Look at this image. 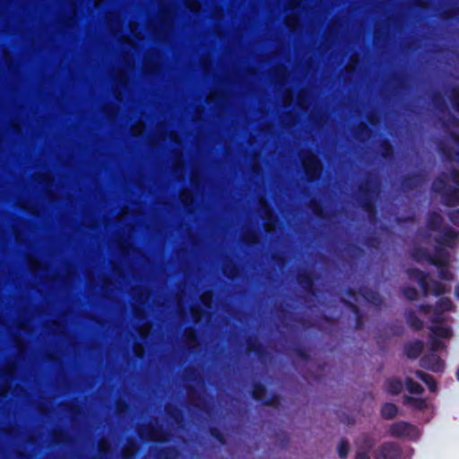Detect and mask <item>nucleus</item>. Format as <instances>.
Masks as SVG:
<instances>
[{
	"instance_id": "26",
	"label": "nucleus",
	"mask_w": 459,
	"mask_h": 459,
	"mask_svg": "<svg viewBox=\"0 0 459 459\" xmlns=\"http://www.w3.org/2000/svg\"><path fill=\"white\" fill-rule=\"evenodd\" d=\"M398 413L397 406L393 403H385L380 409V415L385 420H393Z\"/></svg>"
},
{
	"instance_id": "47",
	"label": "nucleus",
	"mask_w": 459,
	"mask_h": 459,
	"mask_svg": "<svg viewBox=\"0 0 459 459\" xmlns=\"http://www.w3.org/2000/svg\"><path fill=\"white\" fill-rule=\"evenodd\" d=\"M185 342L189 350H191L194 347V343L197 342V337L194 330L188 329L186 331Z\"/></svg>"
},
{
	"instance_id": "2",
	"label": "nucleus",
	"mask_w": 459,
	"mask_h": 459,
	"mask_svg": "<svg viewBox=\"0 0 459 459\" xmlns=\"http://www.w3.org/2000/svg\"><path fill=\"white\" fill-rule=\"evenodd\" d=\"M378 193L377 185L375 181L368 177L359 186V193L357 202L360 208L370 217L376 214V197Z\"/></svg>"
},
{
	"instance_id": "36",
	"label": "nucleus",
	"mask_w": 459,
	"mask_h": 459,
	"mask_svg": "<svg viewBox=\"0 0 459 459\" xmlns=\"http://www.w3.org/2000/svg\"><path fill=\"white\" fill-rule=\"evenodd\" d=\"M292 351H293L294 355L297 358H299V359H301L303 361L310 360V355L308 353V351L305 347H303L299 344H296L293 346Z\"/></svg>"
},
{
	"instance_id": "25",
	"label": "nucleus",
	"mask_w": 459,
	"mask_h": 459,
	"mask_svg": "<svg viewBox=\"0 0 459 459\" xmlns=\"http://www.w3.org/2000/svg\"><path fill=\"white\" fill-rule=\"evenodd\" d=\"M414 374L419 379L426 384L430 392H436L437 388V382L431 375L422 370H416Z\"/></svg>"
},
{
	"instance_id": "32",
	"label": "nucleus",
	"mask_w": 459,
	"mask_h": 459,
	"mask_svg": "<svg viewBox=\"0 0 459 459\" xmlns=\"http://www.w3.org/2000/svg\"><path fill=\"white\" fill-rule=\"evenodd\" d=\"M431 100H432L434 108L437 111L443 113L447 109V106L445 101V99L440 92L437 91V92L433 93Z\"/></svg>"
},
{
	"instance_id": "28",
	"label": "nucleus",
	"mask_w": 459,
	"mask_h": 459,
	"mask_svg": "<svg viewBox=\"0 0 459 459\" xmlns=\"http://www.w3.org/2000/svg\"><path fill=\"white\" fill-rule=\"evenodd\" d=\"M411 257L417 263L426 261L429 264L430 252L425 247H415L411 251Z\"/></svg>"
},
{
	"instance_id": "58",
	"label": "nucleus",
	"mask_w": 459,
	"mask_h": 459,
	"mask_svg": "<svg viewBox=\"0 0 459 459\" xmlns=\"http://www.w3.org/2000/svg\"><path fill=\"white\" fill-rule=\"evenodd\" d=\"M354 459H370L368 452H358Z\"/></svg>"
},
{
	"instance_id": "20",
	"label": "nucleus",
	"mask_w": 459,
	"mask_h": 459,
	"mask_svg": "<svg viewBox=\"0 0 459 459\" xmlns=\"http://www.w3.org/2000/svg\"><path fill=\"white\" fill-rule=\"evenodd\" d=\"M251 396L255 401L260 402L263 404L264 400H265V398L267 396L266 385L260 381L253 382L252 389H251Z\"/></svg>"
},
{
	"instance_id": "52",
	"label": "nucleus",
	"mask_w": 459,
	"mask_h": 459,
	"mask_svg": "<svg viewBox=\"0 0 459 459\" xmlns=\"http://www.w3.org/2000/svg\"><path fill=\"white\" fill-rule=\"evenodd\" d=\"M65 433L63 430H56L52 434V440L56 445H61L65 442Z\"/></svg>"
},
{
	"instance_id": "51",
	"label": "nucleus",
	"mask_w": 459,
	"mask_h": 459,
	"mask_svg": "<svg viewBox=\"0 0 459 459\" xmlns=\"http://www.w3.org/2000/svg\"><path fill=\"white\" fill-rule=\"evenodd\" d=\"M444 313H437L433 310V315L429 317V321L431 322V325H442L445 321Z\"/></svg>"
},
{
	"instance_id": "63",
	"label": "nucleus",
	"mask_w": 459,
	"mask_h": 459,
	"mask_svg": "<svg viewBox=\"0 0 459 459\" xmlns=\"http://www.w3.org/2000/svg\"><path fill=\"white\" fill-rule=\"evenodd\" d=\"M133 455L134 454L132 452L126 450L123 453V459H131L133 457Z\"/></svg>"
},
{
	"instance_id": "5",
	"label": "nucleus",
	"mask_w": 459,
	"mask_h": 459,
	"mask_svg": "<svg viewBox=\"0 0 459 459\" xmlns=\"http://www.w3.org/2000/svg\"><path fill=\"white\" fill-rule=\"evenodd\" d=\"M302 165L308 182L312 183L320 179L322 163L313 152H309L302 158Z\"/></svg>"
},
{
	"instance_id": "62",
	"label": "nucleus",
	"mask_w": 459,
	"mask_h": 459,
	"mask_svg": "<svg viewBox=\"0 0 459 459\" xmlns=\"http://www.w3.org/2000/svg\"><path fill=\"white\" fill-rule=\"evenodd\" d=\"M394 80L397 82V85L402 88L403 87V77L401 75L397 74V75L394 76Z\"/></svg>"
},
{
	"instance_id": "43",
	"label": "nucleus",
	"mask_w": 459,
	"mask_h": 459,
	"mask_svg": "<svg viewBox=\"0 0 459 459\" xmlns=\"http://www.w3.org/2000/svg\"><path fill=\"white\" fill-rule=\"evenodd\" d=\"M281 398L279 394H272L271 395L266 396L265 400H264L263 405L278 408L281 404Z\"/></svg>"
},
{
	"instance_id": "48",
	"label": "nucleus",
	"mask_w": 459,
	"mask_h": 459,
	"mask_svg": "<svg viewBox=\"0 0 459 459\" xmlns=\"http://www.w3.org/2000/svg\"><path fill=\"white\" fill-rule=\"evenodd\" d=\"M379 244V238L374 235L367 236L364 239V245L368 248H377Z\"/></svg>"
},
{
	"instance_id": "50",
	"label": "nucleus",
	"mask_w": 459,
	"mask_h": 459,
	"mask_svg": "<svg viewBox=\"0 0 459 459\" xmlns=\"http://www.w3.org/2000/svg\"><path fill=\"white\" fill-rule=\"evenodd\" d=\"M370 133H371V128L366 123L361 122L358 126L355 134H356V137L359 138L363 135H369Z\"/></svg>"
},
{
	"instance_id": "14",
	"label": "nucleus",
	"mask_w": 459,
	"mask_h": 459,
	"mask_svg": "<svg viewBox=\"0 0 459 459\" xmlns=\"http://www.w3.org/2000/svg\"><path fill=\"white\" fill-rule=\"evenodd\" d=\"M434 251L433 255L430 253L429 264L436 267L448 264L449 254L444 247L436 245Z\"/></svg>"
},
{
	"instance_id": "13",
	"label": "nucleus",
	"mask_w": 459,
	"mask_h": 459,
	"mask_svg": "<svg viewBox=\"0 0 459 459\" xmlns=\"http://www.w3.org/2000/svg\"><path fill=\"white\" fill-rule=\"evenodd\" d=\"M423 176L420 173L408 174L402 178L401 186L403 191H412L421 184Z\"/></svg>"
},
{
	"instance_id": "9",
	"label": "nucleus",
	"mask_w": 459,
	"mask_h": 459,
	"mask_svg": "<svg viewBox=\"0 0 459 459\" xmlns=\"http://www.w3.org/2000/svg\"><path fill=\"white\" fill-rule=\"evenodd\" d=\"M458 238V232L449 226L440 230V235L435 238L437 246L442 247H454Z\"/></svg>"
},
{
	"instance_id": "60",
	"label": "nucleus",
	"mask_w": 459,
	"mask_h": 459,
	"mask_svg": "<svg viewBox=\"0 0 459 459\" xmlns=\"http://www.w3.org/2000/svg\"><path fill=\"white\" fill-rule=\"evenodd\" d=\"M117 408L118 411H121L127 408V404L126 402H117Z\"/></svg>"
},
{
	"instance_id": "30",
	"label": "nucleus",
	"mask_w": 459,
	"mask_h": 459,
	"mask_svg": "<svg viewBox=\"0 0 459 459\" xmlns=\"http://www.w3.org/2000/svg\"><path fill=\"white\" fill-rule=\"evenodd\" d=\"M454 305L452 300L449 298H440L437 302L433 308L435 312L445 313L446 311H450L453 308Z\"/></svg>"
},
{
	"instance_id": "39",
	"label": "nucleus",
	"mask_w": 459,
	"mask_h": 459,
	"mask_svg": "<svg viewBox=\"0 0 459 459\" xmlns=\"http://www.w3.org/2000/svg\"><path fill=\"white\" fill-rule=\"evenodd\" d=\"M449 100L453 107V108L459 113V87L454 86L451 89V93L449 95Z\"/></svg>"
},
{
	"instance_id": "33",
	"label": "nucleus",
	"mask_w": 459,
	"mask_h": 459,
	"mask_svg": "<svg viewBox=\"0 0 459 459\" xmlns=\"http://www.w3.org/2000/svg\"><path fill=\"white\" fill-rule=\"evenodd\" d=\"M358 446L365 452H369L374 446V440L369 435L363 434L358 438Z\"/></svg>"
},
{
	"instance_id": "44",
	"label": "nucleus",
	"mask_w": 459,
	"mask_h": 459,
	"mask_svg": "<svg viewBox=\"0 0 459 459\" xmlns=\"http://www.w3.org/2000/svg\"><path fill=\"white\" fill-rule=\"evenodd\" d=\"M243 242L248 247H253L259 243L258 235L255 231H248L245 234Z\"/></svg>"
},
{
	"instance_id": "35",
	"label": "nucleus",
	"mask_w": 459,
	"mask_h": 459,
	"mask_svg": "<svg viewBox=\"0 0 459 459\" xmlns=\"http://www.w3.org/2000/svg\"><path fill=\"white\" fill-rule=\"evenodd\" d=\"M441 18L444 21H451L459 18V5L452 6L441 13Z\"/></svg>"
},
{
	"instance_id": "11",
	"label": "nucleus",
	"mask_w": 459,
	"mask_h": 459,
	"mask_svg": "<svg viewBox=\"0 0 459 459\" xmlns=\"http://www.w3.org/2000/svg\"><path fill=\"white\" fill-rule=\"evenodd\" d=\"M359 295L370 305L375 307L377 309H380L384 305L383 297L376 290L362 286L359 289Z\"/></svg>"
},
{
	"instance_id": "19",
	"label": "nucleus",
	"mask_w": 459,
	"mask_h": 459,
	"mask_svg": "<svg viewBox=\"0 0 459 459\" xmlns=\"http://www.w3.org/2000/svg\"><path fill=\"white\" fill-rule=\"evenodd\" d=\"M403 403L405 406L420 411L426 410L428 407L427 401L424 398L413 397L407 394L403 396Z\"/></svg>"
},
{
	"instance_id": "45",
	"label": "nucleus",
	"mask_w": 459,
	"mask_h": 459,
	"mask_svg": "<svg viewBox=\"0 0 459 459\" xmlns=\"http://www.w3.org/2000/svg\"><path fill=\"white\" fill-rule=\"evenodd\" d=\"M290 437L289 435L284 431H280L276 433V441L279 445V446L282 449L287 448V446L290 444Z\"/></svg>"
},
{
	"instance_id": "12",
	"label": "nucleus",
	"mask_w": 459,
	"mask_h": 459,
	"mask_svg": "<svg viewBox=\"0 0 459 459\" xmlns=\"http://www.w3.org/2000/svg\"><path fill=\"white\" fill-rule=\"evenodd\" d=\"M342 304L354 315V329L363 328L365 324V315L361 309L353 302L342 299Z\"/></svg>"
},
{
	"instance_id": "49",
	"label": "nucleus",
	"mask_w": 459,
	"mask_h": 459,
	"mask_svg": "<svg viewBox=\"0 0 459 459\" xmlns=\"http://www.w3.org/2000/svg\"><path fill=\"white\" fill-rule=\"evenodd\" d=\"M239 270L236 264L231 266L225 265L223 268V273L230 279H234L238 275Z\"/></svg>"
},
{
	"instance_id": "37",
	"label": "nucleus",
	"mask_w": 459,
	"mask_h": 459,
	"mask_svg": "<svg viewBox=\"0 0 459 459\" xmlns=\"http://www.w3.org/2000/svg\"><path fill=\"white\" fill-rule=\"evenodd\" d=\"M446 348L445 342L436 336H429V351L432 353H436L438 351Z\"/></svg>"
},
{
	"instance_id": "16",
	"label": "nucleus",
	"mask_w": 459,
	"mask_h": 459,
	"mask_svg": "<svg viewBox=\"0 0 459 459\" xmlns=\"http://www.w3.org/2000/svg\"><path fill=\"white\" fill-rule=\"evenodd\" d=\"M423 346V342L420 340L409 342L404 345V354L409 359H417L421 354Z\"/></svg>"
},
{
	"instance_id": "10",
	"label": "nucleus",
	"mask_w": 459,
	"mask_h": 459,
	"mask_svg": "<svg viewBox=\"0 0 459 459\" xmlns=\"http://www.w3.org/2000/svg\"><path fill=\"white\" fill-rule=\"evenodd\" d=\"M315 273L310 270H303L297 274V282L301 289L311 295H315Z\"/></svg>"
},
{
	"instance_id": "53",
	"label": "nucleus",
	"mask_w": 459,
	"mask_h": 459,
	"mask_svg": "<svg viewBox=\"0 0 459 459\" xmlns=\"http://www.w3.org/2000/svg\"><path fill=\"white\" fill-rule=\"evenodd\" d=\"M448 220L455 225L459 227V209H454L447 212Z\"/></svg>"
},
{
	"instance_id": "22",
	"label": "nucleus",
	"mask_w": 459,
	"mask_h": 459,
	"mask_svg": "<svg viewBox=\"0 0 459 459\" xmlns=\"http://www.w3.org/2000/svg\"><path fill=\"white\" fill-rule=\"evenodd\" d=\"M150 438L154 442L164 443L169 439V434L163 428L152 427L148 429Z\"/></svg>"
},
{
	"instance_id": "6",
	"label": "nucleus",
	"mask_w": 459,
	"mask_h": 459,
	"mask_svg": "<svg viewBox=\"0 0 459 459\" xmlns=\"http://www.w3.org/2000/svg\"><path fill=\"white\" fill-rule=\"evenodd\" d=\"M448 137L456 147V150L449 147L444 143L438 144L440 154L448 161H455L459 164V133L455 131L448 132Z\"/></svg>"
},
{
	"instance_id": "7",
	"label": "nucleus",
	"mask_w": 459,
	"mask_h": 459,
	"mask_svg": "<svg viewBox=\"0 0 459 459\" xmlns=\"http://www.w3.org/2000/svg\"><path fill=\"white\" fill-rule=\"evenodd\" d=\"M401 446L394 442H384L374 453L375 459H400Z\"/></svg>"
},
{
	"instance_id": "23",
	"label": "nucleus",
	"mask_w": 459,
	"mask_h": 459,
	"mask_svg": "<svg viewBox=\"0 0 459 459\" xmlns=\"http://www.w3.org/2000/svg\"><path fill=\"white\" fill-rule=\"evenodd\" d=\"M380 155L385 160H392L394 158V147L387 138L383 139L379 144Z\"/></svg>"
},
{
	"instance_id": "57",
	"label": "nucleus",
	"mask_w": 459,
	"mask_h": 459,
	"mask_svg": "<svg viewBox=\"0 0 459 459\" xmlns=\"http://www.w3.org/2000/svg\"><path fill=\"white\" fill-rule=\"evenodd\" d=\"M390 329L393 331V333L396 335H400L402 334L403 333V326L401 325H396L394 324H393L391 326H390Z\"/></svg>"
},
{
	"instance_id": "42",
	"label": "nucleus",
	"mask_w": 459,
	"mask_h": 459,
	"mask_svg": "<svg viewBox=\"0 0 459 459\" xmlns=\"http://www.w3.org/2000/svg\"><path fill=\"white\" fill-rule=\"evenodd\" d=\"M438 271V277L443 281H452L454 279L453 273L448 268V264L437 266Z\"/></svg>"
},
{
	"instance_id": "41",
	"label": "nucleus",
	"mask_w": 459,
	"mask_h": 459,
	"mask_svg": "<svg viewBox=\"0 0 459 459\" xmlns=\"http://www.w3.org/2000/svg\"><path fill=\"white\" fill-rule=\"evenodd\" d=\"M349 442L346 439L342 438L337 446V453L339 457L341 459H346L349 454Z\"/></svg>"
},
{
	"instance_id": "17",
	"label": "nucleus",
	"mask_w": 459,
	"mask_h": 459,
	"mask_svg": "<svg viewBox=\"0 0 459 459\" xmlns=\"http://www.w3.org/2000/svg\"><path fill=\"white\" fill-rule=\"evenodd\" d=\"M404 317L407 325L413 331H420L423 326V321L417 316L416 312L412 308H407L404 312Z\"/></svg>"
},
{
	"instance_id": "59",
	"label": "nucleus",
	"mask_w": 459,
	"mask_h": 459,
	"mask_svg": "<svg viewBox=\"0 0 459 459\" xmlns=\"http://www.w3.org/2000/svg\"><path fill=\"white\" fill-rule=\"evenodd\" d=\"M368 122L371 124V125H376L377 123V117L375 114L373 113H370L368 116Z\"/></svg>"
},
{
	"instance_id": "34",
	"label": "nucleus",
	"mask_w": 459,
	"mask_h": 459,
	"mask_svg": "<svg viewBox=\"0 0 459 459\" xmlns=\"http://www.w3.org/2000/svg\"><path fill=\"white\" fill-rule=\"evenodd\" d=\"M208 432L210 436L221 445H226L227 439L223 432L217 427L212 426L209 428Z\"/></svg>"
},
{
	"instance_id": "4",
	"label": "nucleus",
	"mask_w": 459,
	"mask_h": 459,
	"mask_svg": "<svg viewBox=\"0 0 459 459\" xmlns=\"http://www.w3.org/2000/svg\"><path fill=\"white\" fill-rule=\"evenodd\" d=\"M389 435L397 438L416 439L419 437V429L416 426L404 420H397L389 426Z\"/></svg>"
},
{
	"instance_id": "54",
	"label": "nucleus",
	"mask_w": 459,
	"mask_h": 459,
	"mask_svg": "<svg viewBox=\"0 0 459 459\" xmlns=\"http://www.w3.org/2000/svg\"><path fill=\"white\" fill-rule=\"evenodd\" d=\"M441 125L444 128H447L450 126L455 127H459V119L454 116H452L449 119H443L441 121Z\"/></svg>"
},
{
	"instance_id": "31",
	"label": "nucleus",
	"mask_w": 459,
	"mask_h": 459,
	"mask_svg": "<svg viewBox=\"0 0 459 459\" xmlns=\"http://www.w3.org/2000/svg\"><path fill=\"white\" fill-rule=\"evenodd\" d=\"M404 384H405V387H406L407 391L410 394H420L424 391L423 387L418 382H416L410 377H407L405 378Z\"/></svg>"
},
{
	"instance_id": "3",
	"label": "nucleus",
	"mask_w": 459,
	"mask_h": 459,
	"mask_svg": "<svg viewBox=\"0 0 459 459\" xmlns=\"http://www.w3.org/2000/svg\"><path fill=\"white\" fill-rule=\"evenodd\" d=\"M406 273L410 279L418 282L425 297L430 292L435 296H441L446 292L445 285L437 280L430 279L429 273L419 268H409Z\"/></svg>"
},
{
	"instance_id": "46",
	"label": "nucleus",
	"mask_w": 459,
	"mask_h": 459,
	"mask_svg": "<svg viewBox=\"0 0 459 459\" xmlns=\"http://www.w3.org/2000/svg\"><path fill=\"white\" fill-rule=\"evenodd\" d=\"M181 203L188 212H192L191 207L195 204V198L191 194H183L181 196Z\"/></svg>"
},
{
	"instance_id": "56",
	"label": "nucleus",
	"mask_w": 459,
	"mask_h": 459,
	"mask_svg": "<svg viewBox=\"0 0 459 459\" xmlns=\"http://www.w3.org/2000/svg\"><path fill=\"white\" fill-rule=\"evenodd\" d=\"M349 252L354 253L357 255H361L363 253V249L355 244H351L349 247Z\"/></svg>"
},
{
	"instance_id": "27",
	"label": "nucleus",
	"mask_w": 459,
	"mask_h": 459,
	"mask_svg": "<svg viewBox=\"0 0 459 459\" xmlns=\"http://www.w3.org/2000/svg\"><path fill=\"white\" fill-rule=\"evenodd\" d=\"M178 450L175 446H164L157 449L155 459H175Z\"/></svg>"
},
{
	"instance_id": "29",
	"label": "nucleus",
	"mask_w": 459,
	"mask_h": 459,
	"mask_svg": "<svg viewBox=\"0 0 459 459\" xmlns=\"http://www.w3.org/2000/svg\"><path fill=\"white\" fill-rule=\"evenodd\" d=\"M166 414L170 420H172L178 425L184 421L183 412L177 406L166 407Z\"/></svg>"
},
{
	"instance_id": "38",
	"label": "nucleus",
	"mask_w": 459,
	"mask_h": 459,
	"mask_svg": "<svg viewBox=\"0 0 459 459\" xmlns=\"http://www.w3.org/2000/svg\"><path fill=\"white\" fill-rule=\"evenodd\" d=\"M401 291L403 297L409 301L416 300L419 298V292L414 287L405 286L402 288Z\"/></svg>"
},
{
	"instance_id": "15",
	"label": "nucleus",
	"mask_w": 459,
	"mask_h": 459,
	"mask_svg": "<svg viewBox=\"0 0 459 459\" xmlns=\"http://www.w3.org/2000/svg\"><path fill=\"white\" fill-rule=\"evenodd\" d=\"M444 222L443 216L436 211H430L427 214L426 227L430 231H438L442 230Z\"/></svg>"
},
{
	"instance_id": "18",
	"label": "nucleus",
	"mask_w": 459,
	"mask_h": 459,
	"mask_svg": "<svg viewBox=\"0 0 459 459\" xmlns=\"http://www.w3.org/2000/svg\"><path fill=\"white\" fill-rule=\"evenodd\" d=\"M247 352L254 353L258 357L264 354L265 349L263 343L257 339V337L252 335L249 336L246 341Z\"/></svg>"
},
{
	"instance_id": "40",
	"label": "nucleus",
	"mask_w": 459,
	"mask_h": 459,
	"mask_svg": "<svg viewBox=\"0 0 459 459\" xmlns=\"http://www.w3.org/2000/svg\"><path fill=\"white\" fill-rule=\"evenodd\" d=\"M309 207H310L311 211L313 212V213L317 218H320V219L325 218L324 207L320 202H318L315 199H312L310 201Z\"/></svg>"
},
{
	"instance_id": "64",
	"label": "nucleus",
	"mask_w": 459,
	"mask_h": 459,
	"mask_svg": "<svg viewBox=\"0 0 459 459\" xmlns=\"http://www.w3.org/2000/svg\"><path fill=\"white\" fill-rule=\"evenodd\" d=\"M273 258L277 264H280L283 261V258L280 255H274L273 256Z\"/></svg>"
},
{
	"instance_id": "61",
	"label": "nucleus",
	"mask_w": 459,
	"mask_h": 459,
	"mask_svg": "<svg viewBox=\"0 0 459 459\" xmlns=\"http://www.w3.org/2000/svg\"><path fill=\"white\" fill-rule=\"evenodd\" d=\"M346 294H347L350 298L353 299L354 300H357L356 292H355V290H352V289H351V288H350V289H348V290H346Z\"/></svg>"
},
{
	"instance_id": "55",
	"label": "nucleus",
	"mask_w": 459,
	"mask_h": 459,
	"mask_svg": "<svg viewBox=\"0 0 459 459\" xmlns=\"http://www.w3.org/2000/svg\"><path fill=\"white\" fill-rule=\"evenodd\" d=\"M418 311L422 314H429L433 310L432 306L429 304H420L417 306Z\"/></svg>"
},
{
	"instance_id": "21",
	"label": "nucleus",
	"mask_w": 459,
	"mask_h": 459,
	"mask_svg": "<svg viewBox=\"0 0 459 459\" xmlns=\"http://www.w3.org/2000/svg\"><path fill=\"white\" fill-rule=\"evenodd\" d=\"M431 333L429 336H436V338L439 339H449L453 335V331L449 326L438 325H430L429 327Z\"/></svg>"
},
{
	"instance_id": "24",
	"label": "nucleus",
	"mask_w": 459,
	"mask_h": 459,
	"mask_svg": "<svg viewBox=\"0 0 459 459\" xmlns=\"http://www.w3.org/2000/svg\"><path fill=\"white\" fill-rule=\"evenodd\" d=\"M385 386L386 392L393 395L399 394L403 390V383L399 378L396 377L386 379Z\"/></svg>"
},
{
	"instance_id": "1",
	"label": "nucleus",
	"mask_w": 459,
	"mask_h": 459,
	"mask_svg": "<svg viewBox=\"0 0 459 459\" xmlns=\"http://www.w3.org/2000/svg\"><path fill=\"white\" fill-rule=\"evenodd\" d=\"M450 178L455 186L447 183L445 174L437 177L431 184V191L437 195L442 204L446 207L459 205V169L451 168L448 170Z\"/></svg>"
},
{
	"instance_id": "8",
	"label": "nucleus",
	"mask_w": 459,
	"mask_h": 459,
	"mask_svg": "<svg viewBox=\"0 0 459 459\" xmlns=\"http://www.w3.org/2000/svg\"><path fill=\"white\" fill-rule=\"evenodd\" d=\"M421 368L438 373L442 372L445 368L444 360L436 353L429 352L425 354L420 360Z\"/></svg>"
}]
</instances>
